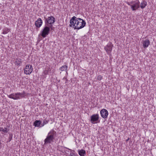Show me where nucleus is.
<instances>
[{"label": "nucleus", "instance_id": "obj_7", "mask_svg": "<svg viewBox=\"0 0 156 156\" xmlns=\"http://www.w3.org/2000/svg\"><path fill=\"white\" fill-rule=\"evenodd\" d=\"M33 71L32 66L30 65H27L24 69V73L26 75H29Z\"/></svg>", "mask_w": 156, "mask_h": 156}, {"label": "nucleus", "instance_id": "obj_5", "mask_svg": "<svg viewBox=\"0 0 156 156\" xmlns=\"http://www.w3.org/2000/svg\"><path fill=\"white\" fill-rule=\"evenodd\" d=\"M45 23L46 25L47 24L49 26L53 27L52 24H53L55 21V19L54 17L52 16H51L47 18L44 17Z\"/></svg>", "mask_w": 156, "mask_h": 156}, {"label": "nucleus", "instance_id": "obj_18", "mask_svg": "<svg viewBox=\"0 0 156 156\" xmlns=\"http://www.w3.org/2000/svg\"><path fill=\"white\" fill-rule=\"evenodd\" d=\"M67 66L66 65H64L60 67L59 70L62 71H65L67 69Z\"/></svg>", "mask_w": 156, "mask_h": 156}, {"label": "nucleus", "instance_id": "obj_16", "mask_svg": "<svg viewBox=\"0 0 156 156\" xmlns=\"http://www.w3.org/2000/svg\"><path fill=\"white\" fill-rule=\"evenodd\" d=\"M147 5V2L145 1H143L141 3L140 7L142 9L144 8Z\"/></svg>", "mask_w": 156, "mask_h": 156}, {"label": "nucleus", "instance_id": "obj_11", "mask_svg": "<svg viewBox=\"0 0 156 156\" xmlns=\"http://www.w3.org/2000/svg\"><path fill=\"white\" fill-rule=\"evenodd\" d=\"M42 24V21L41 18H39L35 21V24L38 28L40 27Z\"/></svg>", "mask_w": 156, "mask_h": 156}, {"label": "nucleus", "instance_id": "obj_4", "mask_svg": "<svg viewBox=\"0 0 156 156\" xmlns=\"http://www.w3.org/2000/svg\"><path fill=\"white\" fill-rule=\"evenodd\" d=\"M52 27L47 24L45 25V27L41 32V35L43 37H45L49 34L50 29L52 30Z\"/></svg>", "mask_w": 156, "mask_h": 156}, {"label": "nucleus", "instance_id": "obj_23", "mask_svg": "<svg viewBox=\"0 0 156 156\" xmlns=\"http://www.w3.org/2000/svg\"><path fill=\"white\" fill-rule=\"evenodd\" d=\"M102 79V77L101 75H99L97 77V79L98 80H101Z\"/></svg>", "mask_w": 156, "mask_h": 156}, {"label": "nucleus", "instance_id": "obj_19", "mask_svg": "<svg viewBox=\"0 0 156 156\" xmlns=\"http://www.w3.org/2000/svg\"><path fill=\"white\" fill-rule=\"evenodd\" d=\"M9 31V29L7 28H5L3 30L2 34H7Z\"/></svg>", "mask_w": 156, "mask_h": 156}, {"label": "nucleus", "instance_id": "obj_13", "mask_svg": "<svg viewBox=\"0 0 156 156\" xmlns=\"http://www.w3.org/2000/svg\"><path fill=\"white\" fill-rule=\"evenodd\" d=\"M150 44V41L148 39L144 41L143 46L144 48L147 47Z\"/></svg>", "mask_w": 156, "mask_h": 156}, {"label": "nucleus", "instance_id": "obj_6", "mask_svg": "<svg viewBox=\"0 0 156 156\" xmlns=\"http://www.w3.org/2000/svg\"><path fill=\"white\" fill-rule=\"evenodd\" d=\"M140 7V2L138 0L133 1L131 7V9L133 11H136Z\"/></svg>", "mask_w": 156, "mask_h": 156}, {"label": "nucleus", "instance_id": "obj_1", "mask_svg": "<svg viewBox=\"0 0 156 156\" xmlns=\"http://www.w3.org/2000/svg\"><path fill=\"white\" fill-rule=\"evenodd\" d=\"M86 24L85 21L83 20L73 16L70 20L69 26L73 28L74 29L79 30L84 27Z\"/></svg>", "mask_w": 156, "mask_h": 156}, {"label": "nucleus", "instance_id": "obj_20", "mask_svg": "<svg viewBox=\"0 0 156 156\" xmlns=\"http://www.w3.org/2000/svg\"><path fill=\"white\" fill-rule=\"evenodd\" d=\"M49 121V120L44 121L42 124H41V126H40V127H41L43 126L44 125L48 123V122Z\"/></svg>", "mask_w": 156, "mask_h": 156}, {"label": "nucleus", "instance_id": "obj_25", "mask_svg": "<svg viewBox=\"0 0 156 156\" xmlns=\"http://www.w3.org/2000/svg\"><path fill=\"white\" fill-rule=\"evenodd\" d=\"M48 73V71L47 70H45L44 71V74L45 75L47 74Z\"/></svg>", "mask_w": 156, "mask_h": 156}, {"label": "nucleus", "instance_id": "obj_8", "mask_svg": "<svg viewBox=\"0 0 156 156\" xmlns=\"http://www.w3.org/2000/svg\"><path fill=\"white\" fill-rule=\"evenodd\" d=\"M113 44L111 42H109L107 45L105 47V49L108 54H110L112 50Z\"/></svg>", "mask_w": 156, "mask_h": 156}, {"label": "nucleus", "instance_id": "obj_14", "mask_svg": "<svg viewBox=\"0 0 156 156\" xmlns=\"http://www.w3.org/2000/svg\"><path fill=\"white\" fill-rule=\"evenodd\" d=\"M41 123V122L40 120H36L34 122V125L35 127H40Z\"/></svg>", "mask_w": 156, "mask_h": 156}, {"label": "nucleus", "instance_id": "obj_24", "mask_svg": "<svg viewBox=\"0 0 156 156\" xmlns=\"http://www.w3.org/2000/svg\"><path fill=\"white\" fill-rule=\"evenodd\" d=\"M132 3H133V1L132 2H127V4L130 6L131 7V6L132 5Z\"/></svg>", "mask_w": 156, "mask_h": 156}, {"label": "nucleus", "instance_id": "obj_21", "mask_svg": "<svg viewBox=\"0 0 156 156\" xmlns=\"http://www.w3.org/2000/svg\"><path fill=\"white\" fill-rule=\"evenodd\" d=\"M9 137L8 139V142H10L12 140L13 136V135L12 133H9Z\"/></svg>", "mask_w": 156, "mask_h": 156}, {"label": "nucleus", "instance_id": "obj_12", "mask_svg": "<svg viewBox=\"0 0 156 156\" xmlns=\"http://www.w3.org/2000/svg\"><path fill=\"white\" fill-rule=\"evenodd\" d=\"M9 129H8L7 128L4 127H0V131L1 132L2 134H4L8 133Z\"/></svg>", "mask_w": 156, "mask_h": 156}, {"label": "nucleus", "instance_id": "obj_22", "mask_svg": "<svg viewBox=\"0 0 156 156\" xmlns=\"http://www.w3.org/2000/svg\"><path fill=\"white\" fill-rule=\"evenodd\" d=\"M69 156H79L78 155L76 154L73 153H71L69 154Z\"/></svg>", "mask_w": 156, "mask_h": 156}, {"label": "nucleus", "instance_id": "obj_9", "mask_svg": "<svg viewBox=\"0 0 156 156\" xmlns=\"http://www.w3.org/2000/svg\"><path fill=\"white\" fill-rule=\"evenodd\" d=\"M90 122L93 124L97 123L99 119V115L98 114H94L90 117Z\"/></svg>", "mask_w": 156, "mask_h": 156}, {"label": "nucleus", "instance_id": "obj_26", "mask_svg": "<svg viewBox=\"0 0 156 156\" xmlns=\"http://www.w3.org/2000/svg\"><path fill=\"white\" fill-rule=\"evenodd\" d=\"M65 148H66V149H68V150H70V151H71V152H72V151H73V152H75V151H74V150H71V149H69V148H67V147H65Z\"/></svg>", "mask_w": 156, "mask_h": 156}, {"label": "nucleus", "instance_id": "obj_17", "mask_svg": "<svg viewBox=\"0 0 156 156\" xmlns=\"http://www.w3.org/2000/svg\"><path fill=\"white\" fill-rule=\"evenodd\" d=\"M21 60L20 59H17L15 61V64L17 66H20L22 62Z\"/></svg>", "mask_w": 156, "mask_h": 156}, {"label": "nucleus", "instance_id": "obj_2", "mask_svg": "<svg viewBox=\"0 0 156 156\" xmlns=\"http://www.w3.org/2000/svg\"><path fill=\"white\" fill-rule=\"evenodd\" d=\"M56 132L53 130H51L48 133L46 138L44 140V144L51 143L53 141L56 136Z\"/></svg>", "mask_w": 156, "mask_h": 156}, {"label": "nucleus", "instance_id": "obj_15", "mask_svg": "<svg viewBox=\"0 0 156 156\" xmlns=\"http://www.w3.org/2000/svg\"><path fill=\"white\" fill-rule=\"evenodd\" d=\"M78 153L80 156H84L86 154V151L83 149H81L78 151Z\"/></svg>", "mask_w": 156, "mask_h": 156}, {"label": "nucleus", "instance_id": "obj_3", "mask_svg": "<svg viewBox=\"0 0 156 156\" xmlns=\"http://www.w3.org/2000/svg\"><path fill=\"white\" fill-rule=\"evenodd\" d=\"M25 94L24 91L22 93H16L12 94L8 96L9 98L12 99L14 100H18L20 98V97L23 98L25 97L24 94Z\"/></svg>", "mask_w": 156, "mask_h": 156}, {"label": "nucleus", "instance_id": "obj_10", "mask_svg": "<svg viewBox=\"0 0 156 156\" xmlns=\"http://www.w3.org/2000/svg\"><path fill=\"white\" fill-rule=\"evenodd\" d=\"M101 116L103 118H106L108 115V112L105 109H103L100 111Z\"/></svg>", "mask_w": 156, "mask_h": 156}]
</instances>
